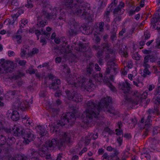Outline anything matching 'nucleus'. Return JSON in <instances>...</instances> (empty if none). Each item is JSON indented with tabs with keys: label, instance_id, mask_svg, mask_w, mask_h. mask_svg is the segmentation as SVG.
Returning a JSON list of instances; mask_svg holds the SVG:
<instances>
[{
	"label": "nucleus",
	"instance_id": "nucleus-22",
	"mask_svg": "<svg viewBox=\"0 0 160 160\" xmlns=\"http://www.w3.org/2000/svg\"><path fill=\"white\" fill-rule=\"evenodd\" d=\"M37 130L41 137L45 135L47 132L44 126L41 125L38 126Z\"/></svg>",
	"mask_w": 160,
	"mask_h": 160
},
{
	"label": "nucleus",
	"instance_id": "nucleus-5",
	"mask_svg": "<svg viewBox=\"0 0 160 160\" xmlns=\"http://www.w3.org/2000/svg\"><path fill=\"white\" fill-rule=\"evenodd\" d=\"M75 78L70 77L69 75L66 78V81L68 83V87L69 90H65L63 92H65L66 96L68 99L75 102H81L82 101V97L77 92L78 86L75 84Z\"/></svg>",
	"mask_w": 160,
	"mask_h": 160
},
{
	"label": "nucleus",
	"instance_id": "nucleus-53",
	"mask_svg": "<svg viewBox=\"0 0 160 160\" xmlns=\"http://www.w3.org/2000/svg\"><path fill=\"white\" fill-rule=\"evenodd\" d=\"M118 2V1L117 0H113L112 2V3L110 5L108 8L111 7V8H112L113 5L114 6H116V5L117 4V3Z\"/></svg>",
	"mask_w": 160,
	"mask_h": 160
},
{
	"label": "nucleus",
	"instance_id": "nucleus-26",
	"mask_svg": "<svg viewBox=\"0 0 160 160\" xmlns=\"http://www.w3.org/2000/svg\"><path fill=\"white\" fill-rule=\"evenodd\" d=\"M110 11H106L105 12L104 14V22H109L110 21V18L109 17Z\"/></svg>",
	"mask_w": 160,
	"mask_h": 160
},
{
	"label": "nucleus",
	"instance_id": "nucleus-42",
	"mask_svg": "<svg viewBox=\"0 0 160 160\" xmlns=\"http://www.w3.org/2000/svg\"><path fill=\"white\" fill-rule=\"evenodd\" d=\"M160 131V128L158 127H155L153 129L152 132L153 135H155L158 133Z\"/></svg>",
	"mask_w": 160,
	"mask_h": 160
},
{
	"label": "nucleus",
	"instance_id": "nucleus-33",
	"mask_svg": "<svg viewBox=\"0 0 160 160\" xmlns=\"http://www.w3.org/2000/svg\"><path fill=\"white\" fill-rule=\"evenodd\" d=\"M6 142L5 137L2 135H0V146L4 145Z\"/></svg>",
	"mask_w": 160,
	"mask_h": 160
},
{
	"label": "nucleus",
	"instance_id": "nucleus-12",
	"mask_svg": "<svg viewBox=\"0 0 160 160\" xmlns=\"http://www.w3.org/2000/svg\"><path fill=\"white\" fill-rule=\"evenodd\" d=\"M94 64L93 62H90L87 66L86 68L84 70V73L87 76L91 77L99 82L102 79V75L101 73H95L93 69Z\"/></svg>",
	"mask_w": 160,
	"mask_h": 160
},
{
	"label": "nucleus",
	"instance_id": "nucleus-35",
	"mask_svg": "<svg viewBox=\"0 0 160 160\" xmlns=\"http://www.w3.org/2000/svg\"><path fill=\"white\" fill-rule=\"evenodd\" d=\"M122 10L121 8L118 7L114 9L113 13L114 14H122L123 13V11L122 12Z\"/></svg>",
	"mask_w": 160,
	"mask_h": 160
},
{
	"label": "nucleus",
	"instance_id": "nucleus-62",
	"mask_svg": "<svg viewBox=\"0 0 160 160\" xmlns=\"http://www.w3.org/2000/svg\"><path fill=\"white\" fill-rule=\"evenodd\" d=\"M26 63V62L25 60H20L18 62V64L21 66L24 65Z\"/></svg>",
	"mask_w": 160,
	"mask_h": 160
},
{
	"label": "nucleus",
	"instance_id": "nucleus-3",
	"mask_svg": "<svg viewBox=\"0 0 160 160\" xmlns=\"http://www.w3.org/2000/svg\"><path fill=\"white\" fill-rule=\"evenodd\" d=\"M65 5L68 12L71 14L76 15L82 19L92 22L93 16L88 11L90 7L89 4L83 2L82 0H70L69 2H66Z\"/></svg>",
	"mask_w": 160,
	"mask_h": 160
},
{
	"label": "nucleus",
	"instance_id": "nucleus-8",
	"mask_svg": "<svg viewBox=\"0 0 160 160\" xmlns=\"http://www.w3.org/2000/svg\"><path fill=\"white\" fill-rule=\"evenodd\" d=\"M154 109H149L148 112V115L145 121V130L143 131V135L146 137L148 134L149 128L151 125L152 120H151L152 114H154L157 111L158 106L160 104V95L158 96L157 99L154 101Z\"/></svg>",
	"mask_w": 160,
	"mask_h": 160
},
{
	"label": "nucleus",
	"instance_id": "nucleus-38",
	"mask_svg": "<svg viewBox=\"0 0 160 160\" xmlns=\"http://www.w3.org/2000/svg\"><path fill=\"white\" fill-rule=\"evenodd\" d=\"M141 57V56L138 53L136 52L132 54V58L137 60H139Z\"/></svg>",
	"mask_w": 160,
	"mask_h": 160
},
{
	"label": "nucleus",
	"instance_id": "nucleus-40",
	"mask_svg": "<svg viewBox=\"0 0 160 160\" xmlns=\"http://www.w3.org/2000/svg\"><path fill=\"white\" fill-rule=\"evenodd\" d=\"M59 111V109L57 108H52L51 109V112L53 114V116L58 114Z\"/></svg>",
	"mask_w": 160,
	"mask_h": 160
},
{
	"label": "nucleus",
	"instance_id": "nucleus-7",
	"mask_svg": "<svg viewBox=\"0 0 160 160\" xmlns=\"http://www.w3.org/2000/svg\"><path fill=\"white\" fill-rule=\"evenodd\" d=\"M92 48L94 50H98L97 54V56L98 58H101L105 53L106 59H108L110 58H113L115 54V52L113 49L110 48L108 44L104 43L102 47L100 46L94 45Z\"/></svg>",
	"mask_w": 160,
	"mask_h": 160
},
{
	"label": "nucleus",
	"instance_id": "nucleus-55",
	"mask_svg": "<svg viewBox=\"0 0 160 160\" xmlns=\"http://www.w3.org/2000/svg\"><path fill=\"white\" fill-rule=\"evenodd\" d=\"M42 67H46L47 69H49V62H45L42 65Z\"/></svg>",
	"mask_w": 160,
	"mask_h": 160
},
{
	"label": "nucleus",
	"instance_id": "nucleus-45",
	"mask_svg": "<svg viewBox=\"0 0 160 160\" xmlns=\"http://www.w3.org/2000/svg\"><path fill=\"white\" fill-rule=\"evenodd\" d=\"M121 20V17L120 16H116L114 19V21L117 23Z\"/></svg>",
	"mask_w": 160,
	"mask_h": 160
},
{
	"label": "nucleus",
	"instance_id": "nucleus-27",
	"mask_svg": "<svg viewBox=\"0 0 160 160\" xmlns=\"http://www.w3.org/2000/svg\"><path fill=\"white\" fill-rule=\"evenodd\" d=\"M117 31V30L115 28H113L112 30L110 38L112 40H115L117 38L116 34Z\"/></svg>",
	"mask_w": 160,
	"mask_h": 160
},
{
	"label": "nucleus",
	"instance_id": "nucleus-37",
	"mask_svg": "<svg viewBox=\"0 0 160 160\" xmlns=\"http://www.w3.org/2000/svg\"><path fill=\"white\" fill-rule=\"evenodd\" d=\"M90 139L95 140L97 139L98 137V134L97 132L94 133L93 134L92 133L90 135H88Z\"/></svg>",
	"mask_w": 160,
	"mask_h": 160
},
{
	"label": "nucleus",
	"instance_id": "nucleus-4",
	"mask_svg": "<svg viewBox=\"0 0 160 160\" xmlns=\"http://www.w3.org/2000/svg\"><path fill=\"white\" fill-rule=\"evenodd\" d=\"M130 85V83L127 81L125 82H121L120 84V88L125 94L126 100L134 105H138L141 102H142L147 97L148 94L147 92H144L140 96H138V92L131 91Z\"/></svg>",
	"mask_w": 160,
	"mask_h": 160
},
{
	"label": "nucleus",
	"instance_id": "nucleus-50",
	"mask_svg": "<svg viewBox=\"0 0 160 160\" xmlns=\"http://www.w3.org/2000/svg\"><path fill=\"white\" fill-rule=\"evenodd\" d=\"M107 65L108 66V67L106 69L105 72V73L106 74H109L110 72L112 70L111 66L108 65V64Z\"/></svg>",
	"mask_w": 160,
	"mask_h": 160
},
{
	"label": "nucleus",
	"instance_id": "nucleus-14",
	"mask_svg": "<svg viewBox=\"0 0 160 160\" xmlns=\"http://www.w3.org/2000/svg\"><path fill=\"white\" fill-rule=\"evenodd\" d=\"M13 105L15 106V108L18 109H20L21 111H23L25 110L26 108L29 107V102L27 100L22 102V100L17 99V100L14 102Z\"/></svg>",
	"mask_w": 160,
	"mask_h": 160
},
{
	"label": "nucleus",
	"instance_id": "nucleus-57",
	"mask_svg": "<svg viewBox=\"0 0 160 160\" xmlns=\"http://www.w3.org/2000/svg\"><path fill=\"white\" fill-rule=\"evenodd\" d=\"M4 105L3 98L2 97H0V106L3 107Z\"/></svg>",
	"mask_w": 160,
	"mask_h": 160
},
{
	"label": "nucleus",
	"instance_id": "nucleus-51",
	"mask_svg": "<svg viewBox=\"0 0 160 160\" xmlns=\"http://www.w3.org/2000/svg\"><path fill=\"white\" fill-rule=\"evenodd\" d=\"M65 18V14L64 12H62L60 16H59V19L60 20H63V21L64 20V19Z\"/></svg>",
	"mask_w": 160,
	"mask_h": 160
},
{
	"label": "nucleus",
	"instance_id": "nucleus-17",
	"mask_svg": "<svg viewBox=\"0 0 160 160\" xmlns=\"http://www.w3.org/2000/svg\"><path fill=\"white\" fill-rule=\"evenodd\" d=\"M65 38L64 37L62 38V40L63 42V45L61 48L60 52L62 53H69L71 52V49L70 48L69 45H67V42L65 41L64 39Z\"/></svg>",
	"mask_w": 160,
	"mask_h": 160
},
{
	"label": "nucleus",
	"instance_id": "nucleus-21",
	"mask_svg": "<svg viewBox=\"0 0 160 160\" xmlns=\"http://www.w3.org/2000/svg\"><path fill=\"white\" fill-rule=\"evenodd\" d=\"M22 122L26 126H28L29 125L32 126L33 123H32V120L28 116H25L22 119Z\"/></svg>",
	"mask_w": 160,
	"mask_h": 160
},
{
	"label": "nucleus",
	"instance_id": "nucleus-54",
	"mask_svg": "<svg viewBox=\"0 0 160 160\" xmlns=\"http://www.w3.org/2000/svg\"><path fill=\"white\" fill-rule=\"evenodd\" d=\"M156 46L158 48H160V37L157 39L156 40Z\"/></svg>",
	"mask_w": 160,
	"mask_h": 160
},
{
	"label": "nucleus",
	"instance_id": "nucleus-36",
	"mask_svg": "<svg viewBox=\"0 0 160 160\" xmlns=\"http://www.w3.org/2000/svg\"><path fill=\"white\" fill-rule=\"evenodd\" d=\"M133 84L137 87H139L142 86V83L139 80V78H138L135 81H133Z\"/></svg>",
	"mask_w": 160,
	"mask_h": 160
},
{
	"label": "nucleus",
	"instance_id": "nucleus-29",
	"mask_svg": "<svg viewBox=\"0 0 160 160\" xmlns=\"http://www.w3.org/2000/svg\"><path fill=\"white\" fill-rule=\"evenodd\" d=\"M8 3H11L12 6H15L14 8L13 7L14 9L17 8L19 5L18 1L17 0H9Z\"/></svg>",
	"mask_w": 160,
	"mask_h": 160
},
{
	"label": "nucleus",
	"instance_id": "nucleus-61",
	"mask_svg": "<svg viewBox=\"0 0 160 160\" xmlns=\"http://www.w3.org/2000/svg\"><path fill=\"white\" fill-rule=\"evenodd\" d=\"M160 92V85H158V88L156 89L155 93V94H158Z\"/></svg>",
	"mask_w": 160,
	"mask_h": 160
},
{
	"label": "nucleus",
	"instance_id": "nucleus-41",
	"mask_svg": "<svg viewBox=\"0 0 160 160\" xmlns=\"http://www.w3.org/2000/svg\"><path fill=\"white\" fill-rule=\"evenodd\" d=\"M15 20V19L13 20H13L12 21L10 20L9 18H7L4 21V23L5 24L6 22H8L6 24L7 25L8 24L9 25H12L14 23Z\"/></svg>",
	"mask_w": 160,
	"mask_h": 160
},
{
	"label": "nucleus",
	"instance_id": "nucleus-60",
	"mask_svg": "<svg viewBox=\"0 0 160 160\" xmlns=\"http://www.w3.org/2000/svg\"><path fill=\"white\" fill-rule=\"evenodd\" d=\"M101 40L100 38L98 36H96L95 38V43H99Z\"/></svg>",
	"mask_w": 160,
	"mask_h": 160
},
{
	"label": "nucleus",
	"instance_id": "nucleus-25",
	"mask_svg": "<svg viewBox=\"0 0 160 160\" xmlns=\"http://www.w3.org/2000/svg\"><path fill=\"white\" fill-rule=\"evenodd\" d=\"M22 36L20 35H16L12 36V38L15 41H16L18 43L20 44L22 42Z\"/></svg>",
	"mask_w": 160,
	"mask_h": 160
},
{
	"label": "nucleus",
	"instance_id": "nucleus-44",
	"mask_svg": "<svg viewBox=\"0 0 160 160\" xmlns=\"http://www.w3.org/2000/svg\"><path fill=\"white\" fill-rule=\"evenodd\" d=\"M40 41L41 43H42V46L46 44L47 42L46 38L42 36L40 37Z\"/></svg>",
	"mask_w": 160,
	"mask_h": 160
},
{
	"label": "nucleus",
	"instance_id": "nucleus-9",
	"mask_svg": "<svg viewBox=\"0 0 160 160\" xmlns=\"http://www.w3.org/2000/svg\"><path fill=\"white\" fill-rule=\"evenodd\" d=\"M57 14L54 10L53 12L48 13L46 11H42L40 16L37 17L38 22L37 25L39 27H43L47 24L46 21L42 20V19L46 18L48 20H54L57 16Z\"/></svg>",
	"mask_w": 160,
	"mask_h": 160
},
{
	"label": "nucleus",
	"instance_id": "nucleus-32",
	"mask_svg": "<svg viewBox=\"0 0 160 160\" xmlns=\"http://www.w3.org/2000/svg\"><path fill=\"white\" fill-rule=\"evenodd\" d=\"M147 55L150 62H153L157 60V57L155 54L148 55Z\"/></svg>",
	"mask_w": 160,
	"mask_h": 160
},
{
	"label": "nucleus",
	"instance_id": "nucleus-63",
	"mask_svg": "<svg viewBox=\"0 0 160 160\" xmlns=\"http://www.w3.org/2000/svg\"><path fill=\"white\" fill-rule=\"evenodd\" d=\"M126 32V29L125 28H123L122 30L119 32V35L120 36H122L123 33H125Z\"/></svg>",
	"mask_w": 160,
	"mask_h": 160
},
{
	"label": "nucleus",
	"instance_id": "nucleus-34",
	"mask_svg": "<svg viewBox=\"0 0 160 160\" xmlns=\"http://www.w3.org/2000/svg\"><path fill=\"white\" fill-rule=\"evenodd\" d=\"M24 12V11L22 10H20L19 12H17L16 14L12 15L11 17L12 18H13V20H16L17 18L20 15L21 12L23 13Z\"/></svg>",
	"mask_w": 160,
	"mask_h": 160
},
{
	"label": "nucleus",
	"instance_id": "nucleus-49",
	"mask_svg": "<svg viewBox=\"0 0 160 160\" xmlns=\"http://www.w3.org/2000/svg\"><path fill=\"white\" fill-rule=\"evenodd\" d=\"M144 36L145 39L146 40L148 39L150 37V34L148 31L145 32H144Z\"/></svg>",
	"mask_w": 160,
	"mask_h": 160
},
{
	"label": "nucleus",
	"instance_id": "nucleus-11",
	"mask_svg": "<svg viewBox=\"0 0 160 160\" xmlns=\"http://www.w3.org/2000/svg\"><path fill=\"white\" fill-rule=\"evenodd\" d=\"M16 67V64L12 62L2 58L0 61V73L11 72Z\"/></svg>",
	"mask_w": 160,
	"mask_h": 160
},
{
	"label": "nucleus",
	"instance_id": "nucleus-48",
	"mask_svg": "<svg viewBox=\"0 0 160 160\" xmlns=\"http://www.w3.org/2000/svg\"><path fill=\"white\" fill-rule=\"evenodd\" d=\"M21 57L22 58H24L25 57V55L26 54V51L23 49H21Z\"/></svg>",
	"mask_w": 160,
	"mask_h": 160
},
{
	"label": "nucleus",
	"instance_id": "nucleus-6",
	"mask_svg": "<svg viewBox=\"0 0 160 160\" xmlns=\"http://www.w3.org/2000/svg\"><path fill=\"white\" fill-rule=\"evenodd\" d=\"M6 132L7 133L12 132L16 136H22L27 144L33 140L35 138L34 132L31 130L28 129L25 130L22 127L16 125H14L12 129H6Z\"/></svg>",
	"mask_w": 160,
	"mask_h": 160
},
{
	"label": "nucleus",
	"instance_id": "nucleus-24",
	"mask_svg": "<svg viewBox=\"0 0 160 160\" xmlns=\"http://www.w3.org/2000/svg\"><path fill=\"white\" fill-rule=\"evenodd\" d=\"M149 59L148 55L146 56L144 58L143 66L144 67L150 68V65L149 64Z\"/></svg>",
	"mask_w": 160,
	"mask_h": 160
},
{
	"label": "nucleus",
	"instance_id": "nucleus-2",
	"mask_svg": "<svg viewBox=\"0 0 160 160\" xmlns=\"http://www.w3.org/2000/svg\"><path fill=\"white\" fill-rule=\"evenodd\" d=\"M111 102V98L108 97L102 99L98 103H95L91 101H88L85 113L87 120L84 121V123L88 125L93 118L99 119L101 110L114 115H117L118 112L110 105Z\"/></svg>",
	"mask_w": 160,
	"mask_h": 160
},
{
	"label": "nucleus",
	"instance_id": "nucleus-46",
	"mask_svg": "<svg viewBox=\"0 0 160 160\" xmlns=\"http://www.w3.org/2000/svg\"><path fill=\"white\" fill-rule=\"evenodd\" d=\"M119 53L122 55L125 58H127L128 57V54L127 52H126L123 51L121 49L119 51Z\"/></svg>",
	"mask_w": 160,
	"mask_h": 160
},
{
	"label": "nucleus",
	"instance_id": "nucleus-16",
	"mask_svg": "<svg viewBox=\"0 0 160 160\" xmlns=\"http://www.w3.org/2000/svg\"><path fill=\"white\" fill-rule=\"evenodd\" d=\"M19 92L18 91H9L7 92L5 95L6 99L10 100L14 99L18 95Z\"/></svg>",
	"mask_w": 160,
	"mask_h": 160
},
{
	"label": "nucleus",
	"instance_id": "nucleus-39",
	"mask_svg": "<svg viewBox=\"0 0 160 160\" xmlns=\"http://www.w3.org/2000/svg\"><path fill=\"white\" fill-rule=\"evenodd\" d=\"M145 68L143 70L144 73L143 74L142 76L143 77H146L147 75H149L150 73V72L149 71L148 68H150L144 67Z\"/></svg>",
	"mask_w": 160,
	"mask_h": 160
},
{
	"label": "nucleus",
	"instance_id": "nucleus-47",
	"mask_svg": "<svg viewBox=\"0 0 160 160\" xmlns=\"http://www.w3.org/2000/svg\"><path fill=\"white\" fill-rule=\"evenodd\" d=\"M132 67V63L131 61H128L126 63V68L131 69Z\"/></svg>",
	"mask_w": 160,
	"mask_h": 160
},
{
	"label": "nucleus",
	"instance_id": "nucleus-1",
	"mask_svg": "<svg viewBox=\"0 0 160 160\" xmlns=\"http://www.w3.org/2000/svg\"><path fill=\"white\" fill-rule=\"evenodd\" d=\"M75 120V115L73 113L68 112L63 114L61 120L55 123L51 129L53 132H56L58 136L56 139H53L51 140L47 141L45 144L42 145L41 147H40L39 152L34 149L30 150L32 158H35L39 155L42 157H45L46 159H50L51 155L47 154V150L53 149L56 146H62L64 142H69L70 140V134L62 132L59 129H58L60 127L65 125L68 123L70 122L72 124Z\"/></svg>",
	"mask_w": 160,
	"mask_h": 160
},
{
	"label": "nucleus",
	"instance_id": "nucleus-13",
	"mask_svg": "<svg viewBox=\"0 0 160 160\" xmlns=\"http://www.w3.org/2000/svg\"><path fill=\"white\" fill-rule=\"evenodd\" d=\"M75 78L74 81L75 84L78 86H83L88 91L89 89L92 88L94 86V84L92 82V80L91 79H86L82 77H78V78Z\"/></svg>",
	"mask_w": 160,
	"mask_h": 160
},
{
	"label": "nucleus",
	"instance_id": "nucleus-15",
	"mask_svg": "<svg viewBox=\"0 0 160 160\" xmlns=\"http://www.w3.org/2000/svg\"><path fill=\"white\" fill-rule=\"evenodd\" d=\"M104 23L103 22L98 23L94 26V35L100 34L103 31Z\"/></svg>",
	"mask_w": 160,
	"mask_h": 160
},
{
	"label": "nucleus",
	"instance_id": "nucleus-19",
	"mask_svg": "<svg viewBox=\"0 0 160 160\" xmlns=\"http://www.w3.org/2000/svg\"><path fill=\"white\" fill-rule=\"evenodd\" d=\"M159 140L155 139L153 138L151 141V144L150 145V150L151 152L157 151V147L158 143Z\"/></svg>",
	"mask_w": 160,
	"mask_h": 160
},
{
	"label": "nucleus",
	"instance_id": "nucleus-58",
	"mask_svg": "<svg viewBox=\"0 0 160 160\" xmlns=\"http://www.w3.org/2000/svg\"><path fill=\"white\" fill-rule=\"evenodd\" d=\"M42 2L44 5V6L46 7L48 4V0H42Z\"/></svg>",
	"mask_w": 160,
	"mask_h": 160
},
{
	"label": "nucleus",
	"instance_id": "nucleus-10",
	"mask_svg": "<svg viewBox=\"0 0 160 160\" xmlns=\"http://www.w3.org/2000/svg\"><path fill=\"white\" fill-rule=\"evenodd\" d=\"M67 26L68 28V34L70 36L76 35L81 30L82 28L73 18H71L67 21Z\"/></svg>",
	"mask_w": 160,
	"mask_h": 160
},
{
	"label": "nucleus",
	"instance_id": "nucleus-23",
	"mask_svg": "<svg viewBox=\"0 0 160 160\" xmlns=\"http://www.w3.org/2000/svg\"><path fill=\"white\" fill-rule=\"evenodd\" d=\"M107 64L108 65L111 66L112 72V71L114 72L115 74L117 72L118 70L117 68V66L114 62L111 59L110 61H108L107 62Z\"/></svg>",
	"mask_w": 160,
	"mask_h": 160
},
{
	"label": "nucleus",
	"instance_id": "nucleus-59",
	"mask_svg": "<svg viewBox=\"0 0 160 160\" xmlns=\"http://www.w3.org/2000/svg\"><path fill=\"white\" fill-rule=\"evenodd\" d=\"M117 140L119 145H121L122 142V138L120 137H118L117 138Z\"/></svg>",
	"mask_w": 160,
	"mask_h": 160
},
{
	"label": "nucleus",
	"instance_id": "nucleus-64",
	"mask_svg": "<svg viewBox=\"0 0 160 160\" xmlns=\"http://www.w3.org/2000/svg\"><path fill=\"white\" fill-rule=\"evenodd\" d=\"M8 55L9 57L12 56H14L15 55V53L14 52L12 51H9L8 52Z\"/></svg>",
	"mask_w": 160,
	"mask_h": 160
},
{
	"label": "nucleus",
	"instance_id": "nucleus-52",
	"mask_svg": "<svg viewBox=\"0 0 160 160\" xmlns=\"http://www.w3.org/2000/svg\"><path fill=\"white\" fill-rule=\"evenodd\" d=\"M62 95V92L60 90H58L57 91L55 94V96L56 97H59Z\"/></svg>",
	"mask_w": 160,
	"mask_h": 160
},
{
	"label": "nucleus",
	"instance_id": "nucleus-20",
	"mask_svg": "<svg viewBox=\"0 0 160 160\" xmlns=\"http://www.w3.org/2000/svg\"><path fill=\"white\" fill-rule=\"evenodd\" d=\"M11 114V118L13 121H17L19 119L20 116L18 112L16 111H13L12 110H9L8 111L7 115L8 113Z\"/></svg>",
	"mask_w": 160,
	"mask_h": 160
},
{
	"label": "nucleus",
	"instance_id": "nucleus-43",
	"mask_svg": "<svg viewBox=\"0 0 160 160\" xmlns=\"http://www.w3.org/2000/svg\"><path fill=\"white\" fill-rule=\"evenodd\" d=\"M160 19V18L158 17H155V18H153L152 19L151 21V24L154 26L155 25V23L157 22L158 20Z\"/></svg>",
	"mask_w": 160,
	"mask_h": 160
},
{
	"label": "nucleus",
	"instance_id": "nucleus-56",
	"mask_svg": "<svg viewBox=\"0 0 160 160\" xmlns=\"http://www.w3.org/2000/svg\"><path fill=\"white\" fill-rule=\"evenodd\" d=\"M25 6L28 8H31L33 7V5L31 2H28V3L25 5Z\"/></svg>",
	"mask_w": 160,
	"mask_h": 160
},
{
	"label": "nucleus",
	"instance_id": "nucleus-31",
	"mask_svg": "<svg viewBox=\"0 0 160 160\" xmlns=\"http://www.w3.org/2000/svg\"><path fill=\"white\" fill-rule=\"evenodd\" d=\"M88 48H89L88 47H86L83 44H81L79 45V51L83 52H86Z\"/></svg>",
	"mask_w": 160,
	"mask_h": 160
},
{
	"label": "nucleus",
	"instance_id": "nucleus-30",
	"mask_svg": "<svg viewBox=\"0 0 160 160\" xmlns=\"http://www.w3.org/2000/svg\"><path fill=\"white\" fill-rule=\"evenodd\" d=\"M28 21L27 19H22L19 22L20 27L21 28H23L26 24H28Z\"/></svg>",
	"mask_w": 160,
	"mask_h": 160
},
{
	"label": "nucleus",
	"instance_id": "nucleus-28",
	"mask_svg": "<svg viewBox=\"0 0 160 160\" xmlns=\"http://www.w3.org/2000/svg\"><path fill=\"white\" fill-rule=\"evenodd\" d=\"M118 128H117L116 130V134L118 135H121L122 133V131L121 129V128L122 126V123L121 122H118Z\"/></svg>",
	"mask_w": 160,
	"mask_h": 160
},
{
	"label": "nucleus",
	"instance_id": "nucleus-18",
	"mask_svg": "<svg viewBox=\"0 0 160 160\" xmlns=\"http://www.w3.org/2000/svg\"><path fill=\"white\" fill-rule=\"evenodd\" d=\"M60 84L61 81L59 79H55L52 80V83L49 85V88L54 90H56L59 88Z\"/></svg>",
	"mask_w": 160,
	"mask_h": 160
}]
</instances>
